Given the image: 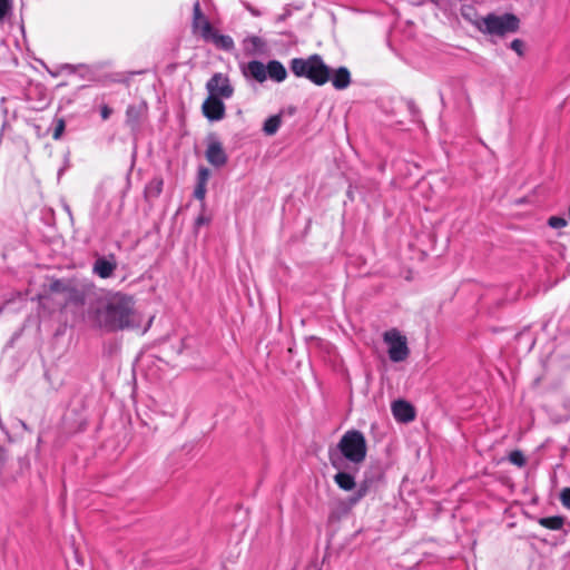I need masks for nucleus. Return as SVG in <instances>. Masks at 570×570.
<instances>
[{"mask_svg": "<svg viewBox=\"0 0 570 570\" xmlns=\"http://www.w3.org/2000/svg\"><path fill=\"white\" fill-rule=\"evenodd\" d=\"M96 320L100 327L109 332L139 327L134 298L120 293L110 297L101 308L96 311Z\"/></svg>", "mask_w": 570, "mask_h": 570, "instance_id": "nucleus-1", "label": "nucleus"}, {"mask_svg": "<svg viewBox=\"0 0 570 570\" xmlns=\"http://www.w3.org/2000/svg\"><path fill=\"white\" fill-rule=\"evenodd\" d=\"M289 68L296 77H304L316 86H323L331 80V68L317 53L292 59Z\"/></svg>", "mask_w": 570, "mask_h": 570, "instance_id": "nucleus-2", "label": "nucleus"}, {"mask_svg": "<svg viewBox=\"0 0 570 570\" xmlns=\"http://www.w3.org/2000/svg\"><path fill=\"white\" fill-rule=\"evenodd\" d=\"M337 448L342 455L354 464L362 463L366 458V440L363 433L357 430H351L344 433Z\"/></svg>", "mask_w": 570, "mask_h": 570, "instance_id": "nucleus-3", "label": "nucleus"}, {"mask_svg": "<svg viewBox=\"0 0 570 570\" xmlns=\"http://www.w3.org/2000/svg\"><path fill=\"white\" fill-rule=\"evenodd\" d=\"M519 19L512 13L503 16L490 13L478 23V28L485 33L503 36L508 32H515L519 29Z\"/></svg>", "mask_w": 570, "mask_h": 570, "instance_id": "nucleus-4", "label": "nucleus"}, {"mask_svg": "<svg viewBox=\"0 0 570 570\" xmlns=\"http://www.w3.org/2000/svg\"><path fill=\"white\" fill-rule=\"evenodd\" d=\"M384 342L389 345V357L393 362H403L410 354L407 341L399 330L392 328L383 334Z\"/></svg>", "mask_w": 570, "mask_h": 570, "instance_id": "nucleus-5", "label": "nucleus"}, {"mask_svg": "<svg viewBox=\"0 0 570 570\" xmlns=\"http://www.w3.org/2000/svg\"><path fill=\"white\" fill-rule=\"evenodd\" d=\"M206 88L209 95L217 98H230L234 94L229 79L226 75L217 72L207 81Z\"/></svg>", "mask_w": 570, "mask_h": 570, "instance_id": "nucleus-6", "label": "nucleus"}, {"mask_svg": "<svg viewBox=\"0 0 570 570\" xmlns=\"http://www.w3.org/2000/svg\"><path fill=\"white\" fill-rule=\"evenodd\" d=\"M203 115L210 121H218L225 117L226 107L220 98L209 95L202 105Z\"/></svg>", "mask_w": 570, "mask_h": 570, "instance_id": "nucleus-7", "label": "nucleus"}, {"mask_svg": "<svg viewBox=\"0 0 570 570\" xmlns=\"http://www.w3.org/2000/svg\"><path fill=\"white\" fill-rule=\"evenodd\" d=\"M394 419L401 423H409L415 419V409L414 406L405 401L397 400L392 403L391 406Z\"/></svg>", "mask_w": 570, "mask_h": 570, "instance_id": "nucleus-8", "label": "nucleus"}, {"mask_svg": "<svg viewBox=\"0 0 570 570\" xmlns=\"http://www.w3.org/2000/svg\"><path fill=\"white\" fill-rule=\"evenodd\" d=\"M193 29L195 32L199 31L203 38L209 37L213 30V26L202 12L199 1H196L193 7Z\"/></svg>", "mask_w": 570, "mask_h": 570, "instance_id": "nucleus-9", "label": "nucleus"}, {"mask_svg": "<svg viewBox=\"0 0 570 570\" xmlns=\"http://www.w3.org/2000/svg\"><path fill=\"white\" fill-rule=\"evenodd\" d=\"M207 161L215 166L222 167L227 163V155L219 141H212L206 150Z\"/></svg>", "mask_w": 570, "mask_h": 570, "instance_id": "nucleus-10", "label": "nucleus"}, {"mask_svg": "<svg viewBox=\"0 0 570 570\" xmlns=\"http://www.w3.org/2000/svg\"><path fill=\"white\" fill-rule=\"evenodd\" d=\"M117 268V263L115 261V256L110 255L109 259L105 257H99L92 267L95 274H97L101 278H109Z\"/></svg>", "mask_w": 570, "mask_h": 570, "instance_id": "nucleus-11", "label": "nucleus"}, {"mask_svg": "<svg viewBox=\"0 0 570 570\" xmlns=\"http://www.w3.org/2000/svg\"><path fill=\"white\" fill-rule=\"evenodd\" d=\"M204 39L206 41H212L216 48L225 50V51H230L235 47L234 40L232 39V37L225 36V35H219L214 29L210 31V36L206 37Z\"/></svg>", "mask_w": 570, "mask_h": 570, "instance_id": "nucleus-12", "label": "nucleus"}, {"mask_svg": "<svg viewBox=\"0 0 570 570\" xmlns=\"http://www.w3.org/2000/svg\"><path fill=\"white\" fill-rule=\"evenodd\" d=\"M332 85L337 90L346 89L351 85V73L346 67H340L334 71Z\"/></svg>", "mask_w": 570, "mask_h": 570, "instance_id": "nucleus-13", "label": "nucleus"}, {"mask_svg": "<svg viewBox=\"0 0 570 570\" xmlns=\"http://www.w3.org/2000/svg\"><path fill=\"white\" fill-rule=\"evenodd\" d=\"M246 73L254 78L256 81L264 82L267 78V68L263 62L253 60L247 63Z\"/></svg>", "mask_w": 570, "mask_h": 570, "instance_id": "nucleus-14", "label": "nucleus"}, {"mask_svg": "<svg viewBox=\"0 0 570 570\" xmlns=\"http://www.w3.org/2000/svg\"><path fill=\"white\" fill-rule=\"evenodd\" d=\"M266 68H267V76L277 82L284 81L287 77V71H286L285 67L282 65V62H279L277 60H271L266 65Z\"/></svg>", "mask_w": 570, "mask_h": 570, "instance_id": "nucleus-15", "label": "nucleus"}, {"mask_svg": "<svg viewBox=\"0 0 570 570\" xmlns=\"http://www.w3.org/2000/svg\"><path fill=\"white\" fill-rule=\"evenodd\" d=\"M334 482L340 489L344 491H351L356 485L354 476L347 472L342 471L334 475Z\"/></svg>", "mask_w": 570, "mask_h": 570, "instance_id": "nucleus-16", "label": "nucleus"}, {"mask_svg": "<svg viewBox=\"0 0 570 570\" xmlns=\"http://www.w3.org/2000/svg\"><path fill=\"white\" fill-rule=\"evenodd\" d=\"M163 190V179L153 178L145 187L146 198H157Z\"/></svg>", "mask_w": 570, "mask_h": 570, "instance_id": "nucleus-17", "label": "nucleus"}, {"mask_svg": "<svg viewBox=\"0 0 570 570\" xmlns=\"http://www.w3.org/2000/svg\"><path fill=\"white\" fill-rule=\"evenodd\" d=\"M282 125V117L281 115H274L266 119L263 126V131L267 136H273L277 132Z\"/></svg>", "mask_w": 570, "mask_h": 570, "instance_id": "nucleus-18", "label": "nucleus"}, {"mask_svg": "<svg viewBox=\"0 0 570 570\" xmlns=\"http://www.w3.org/2000/svg\"><path fill=\"white\" fill-rule=\"evenodd\" d=\"M539 524L549 530H560L564 524V519L560 515L541 518Z\"/></svg>", "mask_w": 570, "mask_h": 570, "instance_id": "nucleus-19", "label": "nucleus"}, {"mask_svg": "<svg viewBox=\"0 0 570 570\" xmlns=\"http://www.w3.org/2000/svg\"><path fill=\"white\" fill-rule=\"evenodd\" d=\"M141 112H142L141 106H135V105L128 106L127 110H126L127 122L132 127L137 126L140 121Z\"/></svg>", "mask_w": 570, "mask_h": 570, "instance_id": "nucleus-20", "label": "nucleus"}, {"mask_svg": "<svg viewBox=\"0 0 570 570\" xmlns=\"http://www.w3.org/2000/svg\"><path fill=\"white\" fill-rule=\"evenodd\" d=\"M509 461L519 468L524 466L527 463L524 454L519 450H514L509 454Z\"/></svg>", "mask_w": 570, "mask_h": 570, "instance_id": "nucleus-21", "label": "nucleus"}, {"mask_svg": "<svg viewBox=\"0 0 570 570\" xmlns=\"http://www.w3.org/2000/svg\"><path fill=\"white\" fill-rule=\"evenodd\" d=\"M65 128H66L65 119L63 118H57L55 120V129H53V132H52V138L55 140L60 139L62 134H63V131H65Z\"/></svg>", "mask_w": 570, "mask_h": 570, "instance_id": "nucleus-22", "label": "nucleus"}, {"mask_svg": "<svg viewBox=\"0 0 570 570\" xmlns=\"http://www.w3.org/2000/svg\"><path fill=\"white\" fill-rule=\"evenodd\" d=\"M368 492V484L366 482L361 483L355 495L351 499L352 503H356L362 498H364Z\"/></svg>", "mask_w": 570, "mask_h": 570, "instance_id": "nucleus-23", "label": "nucleus"}, {"mask_svg": "<svg viewBox=\"0 0 570 570\" xmlns=\"http://www.w3.org/2000/svg\"><path fill=\"white\" fill-rule=\"evenodd\" d=\"M548 225L552 228H562L567 226V220L559 216H551L548 219Z\"/></svg>", "mask_w": 570, "mask_h": 570, "instance_id": "nucleus-24", "label": "nucleus"}, {"mask_svg": "<svg viewBox=\"0 0 570 570\" xmlns=\"http://www.w3.org/2000/svg\"><path fill=\"white\" fill-rule=\"evenodd\" d=\"M11 10V0H0V21L4 19V17Z\"/></svg>", "mask_w": 570, "mask_h": 570, "instance_id": "nucleus-25", "label": "nucleus"}, {"mask_svg": "<svg viewBox=\"0 0 570 570\" xmlns=\"http://www.w3.org/2000/svg\"><path fill=\"white\" fill-rule=\"evenodd\" d=\"M206 195V185L205 184H198L195 187L194 196L200 200L204 202Z\"/></svg>", "mask_w": 570, "mask_h": 570, "instance_id": "nucleus-26", "label": "nucleus"}, {"mask_svg": "<svg viewBox=\"0 0 570 570\" xmlns=\"http://www.w3.org/2000/svg\"><path fill=\"white\" fill-rule=\"evenodd\" d=\"M523 41L520 40V39H514L511 43H510V48L515 51L518 53V56L522 57L523 56Z\"/></svg>", "mask_w": 570, "mask_h": 570, "instance_id": "nucleus-27", "label": "nucleus"}, {"mask_svg": "<svg viewBox=\"0 0 570 570\" xmlns=\"http://www.w3.org/2000/svg\"><path fill=\"white\" fill-rule=\"evenodd\" d=\"M560 500L563 507L570 509V488H564L561 491Z\"/></svg>", "mask_w": 570, "mask_h": 570, "instance_id": "nucleus-28", "label": "nucleus"}, {"mask_svg": "<svg viewBox=\"0 0 570 570\" xmlns=\"http://www.w3.org/2000/svg\"><path fill=\"white\" fill-rule=\"evenodd\" d=\"M208 178H209V170L207 168H205V167H202L198 170V180H197V183L198 184L207 185Z\"/></svg>", "mask_w": 570, "mask_h": 570, "instance_id": "nucleus-29", "label": "nucleus"}, {"mask_svg": "<svg viewBox=\"0 0 570 570\" xmlns=\"http://www.w3.org/2000/svg\"><path fill=\"white\" fill-rule=\"evenodd\" d=\"M67 289L68 287L62 281L57 279L50 284L51 292H65Z\"/></svg>", "mask_w": 570, "mask_h": 570, "instance_id": "nucleus-30", "label": "nucleus"}, {"mask_svg": "<svg viewBox=\"0 0 570 570\" xmlns=\"http://www.w3.org/2000/svg\"><path fill=\"white\" fill-rule=\"evenodd\" d=\"M247 41L249 43H252L253 48L254 49H259L264 46V42L262 41V39L257 36H252L247 39Z\"/></svg>", "mask_w": 570, "mask_h": 570, "instance_id": "nucleus-31", "label": "nucleus"}, {"mask_svg": "<svg viewBox=\"0 0 570 570\" xmlns=\"http://www.w3.org/2000/svg\"><path fill=\"white\" fill-rule=\"evenodd\" d=\"M111 112V108H109L107 105L101 106L100 115L104 120H107L110 117Z\"/></svg>", "mask_w": 570, "mask_h": 570, "instance_id": "nucleus-32", "label": "nucleus"}, {"mask_svg": "<svg viewBox=\"0 0 570 570\" xmlns=\"http://www.w3.org/2000/svg\"><path fill=\"white\" fill-rule=\"evenodd\" d=\"M205 223H208V220L204 217V216H199L197 219H196V224L197 225H203Z\"/></svg>", "mask_w": 570, "mask_h": 570, "instance_id": "nucleus-33", "label": "nucleus"}, {"mask_svg": "<svg viewBox=\"0 0 570 570\" xmlns=\"http://www.w3.org/2000/svg\"><path fill=\"white\" fill-rule=\"evenodd\" d=\"M153 320H154V317H150V320L148 321L147 326L141 331V333H142V334H144V333H146V332L148 331V328L150 327V325H151V323H153Z\"/></svg>", "mask_w": 570, "mask_h": 570, "instance_id": "nucleus-34", "label": "nucleus"}, {"mask_svg": "<svg viewBox=\"0 0 570 570\" xmlns=\"http://www.w3.org/2000/svg\"><path fill=\"white\" fill-rule=\"evenodd\" d=\"M332 465H334L335 468H338L333 459H332Z\"/></svg>", "mask_w": 570, "mask_h": 570, "instance_id": "nucleus-35", "label": "nucleus"}]
</instances>
